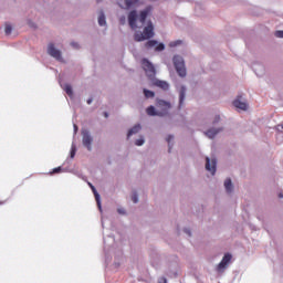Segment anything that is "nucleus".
Returning a JSON list of instances; mask_svg holds the SVG:
<instances>
[{
  "label": "nucleus",
  "instance_id": "1",
  "mask_svg": "<svg viewBox=\"0 0 283 283\" xmlns=\"http://www.w3.org/2000/svg\"><path fill=\"white\" fill-rule=\"evenodd\" d=\"M154 11V8L151 6L146 7L144 10L139 12L137 10H133L128 13V24L132 28V30H136L138 28V24H136V21H140L142 23H145L147 21V17L151 14Z\"/></svg>",
  "mask_w": 283,
  "mask_h": 283
},
{
  "label": "nucleus",
  "instance_id": "2",
  "mask_svg": "<svg viewBox=\"0 0 283 283\" xmlns=\"http://www.w3.org/2000/svg\"><path fill=\"white\" fill-rule=\"evenodd\" d=\"M135 41L140 43L142 41H147L149 39H154V23L148 21L147 25L144 28L143 32H136L134 34Z\"/></svg>",
  "mask_w": 283,
  "mask_h": 283
},
{
  "label": "nucleus",
  "instance_id": "3",
  "mask_svg": "<svg viewBox=\"0 0 283 283\" xmlns=\"http://www.w3.org/2000/svg\"><path fill=\"white\" fill-rule=\"evenodd\" d=\"M172 63L175 65L177 74L185 78L187 76V69L185 67V60L180 55H175L172 59Z\"/></svg>",
  "mask_w": 283,
  "mask_h": 283
},
{
  "label": "nucleus",
  "instance_id": "4",
  "mask_svg": "<svg viewBox=\"0 0 283 283\" xmlns=\"http://www.w3.org/2000/svg\"><path fill=\"white\" fill-rule=\"evenodd\" d=\"M156 107L159 109V116H167V114H169V109H171V103L157 98Z\"/></svg>",
  "mask_w": 283,
  "mask_h": 283
},
{
  "label": "nucleus",
  "instance_id": "5",
  "mask_svg": "<svg viewBox=\"0 0 283 283\" xmlns=\"http://www.w3.org/2000/svg\"><path fill=\"white\" fill-rule=\"evenodd\" d=\"M142 67L146 72V76L149 78H154V76H156V67H154V64H151L149 60H142Z\"/></svg>",
  "mask_w": 283,
  "mask_h": 283
},
{
  "label": "nucleus",
  "instance_id": "6",
  "mask_svg": "<svg viewBox=\"0 0 283 283\" xmlns=\"http://www.w3.org/2000/svg\"><path fill=\"white\" fill-rule=\"evenodd\" d=\"M117 3L123 10H129L130 8H138L140 0H117Z\"/></svg>",
  "mask_w": 283,
  "mask_h": 283
},
{
  "label": "nucleus",
  "instance_id": "7",
  "mask_svg": "<svg viewBox=\"0 0 283 283\" xmlns=\"http://www.w3.org/2000/svg\"><path fill=\"white\" fill-rule=\"evenodd\" d=\"M231 258L232 256L230 253L224 254L221 262L217 265L218 273H224V270L229 266L231 262Z\"/></svg>",
  "mask_w": 283,
  "mask_h": 283
},
{
  "label": "nucleus",
  "instance_id": "8",
  "mask_svg": "<svg viewBox=\"0 0 283 283\" xmlns=\"http://www.w3.org/2000/svg\"><path fill=\"white\" fill-rule=\"evenodd\" d=\"M92 135H90L88 130H82V143L84 147L88 149V151H92V143H93Z\"/></svg>",
  "mask_w": 283,
  "mask_h": 283
},
{
  "label": "nucleus",
  "instance_id": "9",
  "mask_svg": "<svg viewBox=\"0 0 283 283\" xmlns=\"http://www.w3.org/2000/svg\"><path fill=\"white\" fill-rule=\"evenodd\" d=\"M151 48H155L156 52H163L165 50V44L159 43L156 40H149L148 42L145 43V49L146 50H151Z\"/></svg>",
  "mask_w": 283,
  "mask_h": 283
},
{
  "label": "nucleus",
  "instance_id": "10",
  "mask_svg": "<svg viewBox=\"0 0 283 283\" xmlns=\"http://www.w3.org/2000/svg\"><path fill=\"white\" fill-rule=\"evenodd\" d=\"M233 105L237 109H242V112H247V109H249V104L242 101L241 95L237 96V98L233 101Z\"/></svg>",
  "mask_w": 283,
  "mask_h": 283
},
{
  "label": "nucleus",
  "instance_id": "11",
  "mask_svg": "<svg viewBox=\"0 0 283 283\" xmlns=\"http://www.w3.org/2000/svg\"><path fill=\"white\" fill-rule=\"evenodd\" d=\"M218 161L216 159H210L209 157L206 158V169L210 171L212 176H216V167Z\"/></svg>",
  "mask_w": 283,
  "mask_h": 283
},
{
  "label": "nucleus",
  "instance_id": "12",
  "mask_svg": "<svg viewBox=\"0 0 283 283\" xmlns=\"http://www.w3.org/2000/svg\"><path fill=\"white\" fill-rule=\"evenodd\" d=\"M48 54H50V56H53V59L61 61V51H59L56 48H54L53 43L49 44Z\"/></svg>",
  "mask_w": 283,
  "mask_h": 283
},
{
  "label": "nucleus",
  "instance_id": "13",
  "mask_svg": "<svg viewBox=\"0 0 283 283\" xmlns=\"http://www.w3.org/2000/svg\"><path fill=\"white\" fill-rule=\"evenodd\" d=\"M185 96H187V87L180 86V88H179V107H182V103H185Z\"/></svg>",
  "mask_w": 283,
  "mask_h": 283
},
{
  "label": "nucleus",
  "instance_id": "14",
  "mask_svg": "<svg viewBox=\"0 0 283 283\" xmlns=\"http://www.w3.org/2000/svg\"><path fill=\"white\" fill-rule=\"evenodd\" d=\"M156 87H160V90H164L165 92H167V90H169V83L165 82V81H160L157 80L155 82Z\"/></svg>",
  "mask_w": 283,
  "mask_h": 283
},
{
  "label": "nucleus",
  "instance_id": "15",
  "mask_svg": "<svg viewBox=\"0 0 283 283\" xmlns=\"http://www.w3.org/2000/svg\"><path fill=\"white\" fill-rule=\"evenodd\" d=\"M146 114H147L148 116H160V111H159V109L156 111V107L149 106V107L146 109Z\"/></svg>",
  "mask_w": 283,
  "mask_h": 283
},
{
  "label": "nucleus",
  "instance_id": "16",
  "mask_svg": "<svg viewBox=\"0 0 283 283\" xmlns=\"http://www.w3.org/2000/svg\"><path fill=\"white\" fill-rule=\"evenodd\" d=\"M220 132H222L221 128H210L208 132H206V136H208V138H216V135L220 134Z\"/></svg>",
  "mask_w": 283,
  "mask_h": 283
},
{
  "label": "nucleus",
  "instance_id": "17",
  "mask_svg": "<svg viewBox=\"0 0 283 283\" xmlns=\"http://www.w3.org/2000/svg\"><path fill=\"white\" fill-rule=\"evenodd\" d=\"M88 185H90V187H91V189H92V191H93V193L95 196V200L97 202V206L101 209V196L98 195V191H96V188L92 184H88Z\"/></svg>",
  "mask_w": 283,
  "mask_h": 283
},
{
  "label": "nucleus",
  "instance_id": "18",
  "mask_svg": "<svg viewBox=\"0 0 283 283\" xmlns=\"http://www.w3.org/2000/svg\"><path fill=\"white\" fill-rule=\"evenodd\" d=\"M224 187L227 193H231V191H233V184L231 182V178L226 179Z\"/></svg>",
  "mask_w": 283,
  "mask_h": 283
},
{
  "label": "nucleus",
  "instance_id": "19",
  "mask_svg": "<svg viewBox=\"0 0 283 283\" xmlns=\"http://www.w3.org/2000/svg\"><path fill=\"white\" fill-rule=\"evenodd\" d=\"M140 132V125H135L133 128L128 130L127 137L134 136V134H138Z\"/></svg>",
  "mask_w": 283,
  "mask_h": 283
},
{
  "label": "nucleus",
  "instance_id": "20",
  "mask_svg": "<svg viewBox=\"0 0 283 283\" xmlns=\"http://www.w3.org/2000/svg\"><path fill=\"white\" fill-rule=\"evenodd\" d=\"M144 95H145V98H154V96H156V93L147 88H144Z\"/></svg>",
  "mask_w": 283,
  "mask_h": 283
},
{
  "label": "nucleus",
  "instance_id": "21",
  "mask_svg": "<svg viewBox=\"0 0 283 283\" xmlns=\"http://www.w3.org/2000/svg\"><path fill=\"white\" fill-rule=\"evenodd\" d=\"M64 91L67 94V96H73L74 92L72 91V85L65 84L64 85Z\"/></svg>",
  "mask_w": 283,
  "mask_h": 283
},
{
  "label": "nucleus",
  "instance_id": "22",
  "mask_svg": "<svg viewBox=\"0 0 283 283\" xmlns=\"http://www.w3.org/2000/svg\"><path fill=\"white\" fill-rule=\"evenodd\" d=\"M107 22L105 21V13H101L98 17V24L105 25Z\"/></svg>",
  "mask_w": 283,
  "mask_h": 283
},
{
  "label": "nucleus",
  "instance_id": "23",
  "mask_svg": "<svg viewBox=\"0 0 283 283\" xmlns=\"http://www.w3.org/2000/svg\"><path fill=\"white\" fill-rule=\"evenodd\" d=\"M4 32H6V34H12V25L11 24H6Z\"/></svg>",
  "mask_w": 283,
  "mask_h": 283
},
{
  "label": "nucleus",
  "instance_id": "24",
  "mask_svg": "<svg viewBox=\"0 0 283 283\" xmlns=\"http://www.w3.org/2000/svg\"><path fill=\"white\" fill-rule=\"evenodd\" d=\"M182 43V41L177 40V41H172L169 43V48H177V45H180Z\"/></svg>",
  "mask_w": 283,
  "mask_h": 283
},
{
  "label": "nucleus",
  "instance_id": "25",
  "mask_svg": "<svg viewBox=\"0 0 283 283\" xmlns=\"http://www.w3.org/2000/svg\"><path fill=\"white\" fill-rule=\"evenodd\" d=\"M135 145H136L137 147H142V145H145V139H143V138L137 139V140L135 142Z\"/></svg>",
  "mask_w": 283,
  "mask_h": 283
},
{
  "label": "nucleus",
  "instance_id": "26",
  "mask_svg": "<svg viewBox=\"0 0 283 283\" xmlns=\"http://www.w3.org/2000/svg\"><path fill=\"white\" fill-rule=\"evenodd\" d=\"M274 36L277 39H283V31H275Z\"/></svg>",
  "mask_w": 283,
  "mask_h": 283
},
{
  "label": "nucleus",
  "instance_id": "27",
  "mask_svg": "<svg viewBox=\"0 0 283 283\" xmlns=\"http://www.w3.org/2000/svg\"><path fill=\"white\" fill-rule=\"evenodd\" d=\"M74 156H76V146H72L71 149V158H74Z\"/></svg>",
  "mask_w": 283,
  "mask_h": 283
},
{
  "label": "nucleus",
  "instance_id": "28",
  "mask_svg": "<svg viewBox=\"0 0 283 283\" xmlns=\"http://www.w3.org/2000/svg\"><path fill=\"white\" fill-rule=\"evenodd\" d=\"M132 200H133V202L136 205V203L138 202V195H137V193H134V195L132 196Z\"/></svg>",
  "mask_w": 283,
  "mask_h": 283
},
{
  "label": "nucleus",
  "instance_id": "29",
  "mask_svg": "<svg viewBox=\"0 0 283 283\" xmlns=\"http://www.w3.org/2000/svg\"><path fill=\"white\" fill-rule=\"evenodd\" d=\"M61 167L54 168L52 174H61Z\"/></svg>",
  "mask_w": 283,
  "mask_h": 283
},
{
  "label": "nucleus",
  "instance_id": "30",
  "mask_svg": "<svg viewBox=\"0 0 283 283\" xmlns=\"http://www.w3.org/2000/svg\"><path fill=\"white\" fill-rule=\"evenodd\" d=\"M166 140H167L168 145H170L171 142L174 140V137L171 135H169Z\"/></svg>",
  "mask_w": 283,
  "mask_h": 283
},
{
  "label": "nucleus",
  "instance_id": "31",
  "mask_svg": "<svg viewBox=\"0 0 283 283\" xmlns=\"http://www.w3.org/2000/svg\"><path fill=\"white\" fill-rule=\"evenodd\" d=\"M71 45H72V48H75L76 50L78 48V43H76V42H72Z\"/></svg>",
  "mask_w": 283,
  "mask_h": 283
},
{
  "label": "nucleus",
  "instance_id": "32",
  "mask_svg": "<svg viewBox=\"0 0 283 283\" xmlns=\"http://www.w3.org/2000/svg\"><path fill=\"white\" fill-rule=\"evenodd\" d=\"M117 211H118V213H122V214L125 213V210H124V209H118Z\"/></svg>",
  "mask_w": 283,
  "mask_h": 283
},
{
  "label": "nucleus",
  "instance_id": "33",
  "mask_svg": "<svg viewBox=\"0 0 283 283\" xmlns=\"http://www.w3.org/2000/svg\"><path fill=\"white\" fill-rule=\"evenodd\" d=\"M185 233H187L188 235H191V231L188 229L185 230Z\"/></svg>",
  "mask_w": 283,
  "mask_h": 283
},
{
  "label": "nucleus",
  "instance_id": "34",
  "mask_svg": "<svg viewBox=\"0 0 283 283\" xmlns=\"http://www.w3.org/2000/svg\"><path fill=\"white\" fill-rule=\"evenodd\" d=\"M92 101H93L92 98H88L87 99V105H92Z\"/></svg>",
  "mask_w": 283,
  "mask_h": 283
},
{
  "label": "nucleus",
  "instance_id": "35",
  "mask_svg": "<svg viewBox=\"0 0 283 283\" xmlns=\"http://www.w3.org/2000/svg\"><path fill=\"white\" fill-rule=\"evenodd\" d=\"M220 120V116H216L214 123H218Z\"/></svg>",
  "mask_w": 283,
  "mask_h": 283
},
{
  "label": "nucleus",
  "instance_id": "36",
  "mask_svg": "<svg viewBox=\"0 0 283 283\" xmlns=\"http://www.w3.org/2000/svg\"><path fill=\"white\" fill-rule=\"evenodd\" d=\"M104 116H105V118H108V117H109V114L104 113Z\"/></svg>",
  "mask_w": 283,
  "mask_h": 283
},
{
  "label": "nucleus",
  "instance_id": "37",
  "mask_svg": "<svg viewBox=\"0 0 283 283\" xmlns=\"http://www.w3.org/2000/svg\"><path fill=\"white\" fill-rule=\"evenodd\" d=\"M74 129H75V132H76V129H78V127H77L76 125H74Z\"/></svg>",
  "mask_w": 283,
  "mask_h": 283
},
{
  "label": "nucleus",
  "instance_id": "38",
  "mask_svg": "<svg viewBox=\"0 0 283 283\" xmlns=\"http://www.w3.org/2000/svg\"><path fill=\"white\" fill-rule=\"evenodd\" d=\"M279 198H283V195H282V193H280V195H279Z\"/></svg>",
  "mask_w": 283,
  "mask_h": 283
},
{
  "label": "nucleus",
  "instance_id": "39",
  "mask_svg": "<svg viewBox=\"0 0 283 283\" xmlns=\"http://www.w3.org/2000/svg\"><path fill=\"white\" fill-rule=\"evenodd\" d=\"M0 205H3V201H0Z\"/></svg>",
  "mask_w": 283,
  "mask_h": 283
},
{
  "label": "nucleus",
  "instance_id": "40",
  "mask_svg": "<svg viewBox=\"0 0 283 283\" xmlns=\"http://www.w3.org/2000/svg\"><path fill=\"white\" fill-rule=\"evenodd\" d=\"M97 1H101V0H97Z\"/></svg>",
  "mask_w": 283,
  "mask_h": 283
}]
</instances>
